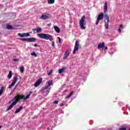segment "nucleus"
Wrapping results in <instances>:
<instances>
[{
    "mask_svg": "<svg viewBox=\"0 0 130 130\" xmlns=\"http://www.w3.org/2000/svg\"><path fill=\"white\" fill-rule=\"evenodd\" d=\"M30 97V94H27L26 96L24 95L18 94L17 96H15L14 99L12 100V101H14L11 105L9 107V108L7 109V111H9L12 109L15 105L17 104V102H19L20 100H26L28 99Z\"/></svg>",
    "mask_w": 130,
    "mask_h": 130,
    "instance_id": "1",
    "label": "nucleus"
},
{
    "mask_svg": "<svg viewBox=\"0 0 130 130\" xmlns=\"http://www.w3.org/2000/svg\"><path fill=\"white\" fill-rule=\"evenodd\" d=\"M119 130H126V128L125 127H121L119 128Z\"/></svg>",
    "mask_w": 130,
    "mask_h": 130,
    "instance_id": "33",
    "label": "nucleus"
},
{
    "mask_svg": "<svg viewBox=\"0 0 130 130\" xmlns=\"http://www.w3.org/2000/svg\"><path fill=\"white\" fill-rule=\"evenodd\" d=\"M42 83V78H41L37 80V81L34 84V87H38L41 83Z\"/></svg>",
    "mask_w": 130,
    "mask_h": 130,
    "instance_id": "9",
    "label": "nucleus"
},
{
    "mask_svg": "<svg viewBox=\"0 0 130 130\" xmlns=\"http://www.w3.org/2000/svg\"><path fill=\"white\" fill-rule=\"evenodd\" d=\"M18 81V75H15L14 77L13 78V81L12 82V83L9 86L8 88L9 89H11V88H12L14 85L15 84H16V83H17Z\"/></svg>",
    "mask_w": 130,
    "mask_h": 130,
    "instance_id": "6",
    "label": "nucleus"
},
{
    "mask_svg": "<svg viewBox=\"0 0 130 130\" xmlns=\"http://www.w3.org/2000/svg\"><path fill=\"white\" fill-rule=\"evenodd\" d=\"M19 84H20V82H18L17 84L15 85V87H14V88L13 90L12 93L13 92H15V90H16V89H17V87H18V86H19Z\"/></svg>",
    "mask_w": 130,
    "mask_h": 130,
    "instance_id": "26",
    "label": "nucleus"
},
{
    "mask_svg": "<svg viewBox=\"0 0 130 130\" xmlns=\"http://www.w3.org/2000/svg\"><path fill=\"white\" fill-rule=\"evenodd\" d=\"M48 4L49 5H52V4H54L55 0H47Z\"/></svg>",
    "mask_w": 130,
    "mask_h": 130,
    "instance_id": "19",
    "label": "nucleus"
},
{
    "mask_svg": "<svg viewBox=\"0 0 130 130\" xmlns=\"http://www.w3.org/2000/svg\"><path fill=\"white\" fill-rule=\"evenodd\" d=\"M34 46L36 47L37 46H38V45H37V44H35Z\"/></svg>",
    "mask_w": 130,
    "mask_h": 130,
    "instance_id": "39",
    "label": "nucleus"
},
{
    "mask_svg": "<svg viewBox=\"0 0 130 130\" xmlns=\"http://www.w3.org/2000/svg\"><path fill=\"white\" fill-rule=\"evenodd\" d=\"M4 87L2 86L1 87V89L0 90V96H2V95H3V93H4Z\"/></svg>",
    "mask_w": 130,
    "mask_h": 130,
    "instance_id": "22",
    "label": "nucleus"
},
{
    "mask_svg": "<svg viewBox=\"0 0 130 130\" xmlns=\"http://www.w3.org/2000/svg\"><path fill=\"white\" fill-rule=\"evenodd\" d=\"M70 56V52L69 51H66L64 54V56L63 57V59L68 58V57Z\"/></svg>",
    "mask_w": 130,
    "mask_h": 130,
    "instance_id": "12",
    "label": "nucleus"
},
{
    "mask_svg": "<svg viewBox=\"0 0 130 130\" xmlns=\"http://www.w3.org/2000/svg\"><path fill=\"white\" fill-rule=\"evenodd\" d=\"M86 17L85 15L83 16L81 19L79 20V25L80 27V28L82 30H85L86 29V26H85V25L86 24Z\"/></svg>",
    "mask_w": 130,
    "mask_h": 130,
    "instance_id": "3",
    "label": "nucleus"
},
{
    "mask_svg": "<svg viewBox=\"0 0 130 130\" xmlns=\"http://www.w3.org/2000/svg\"><path fill=\"white\" fill-rule=\"evenodd\" d=\"M2 127H3V125L0 126V129H1V128H2Z\"/></svg>",
    "mask_w": 130,
    "mask_h": 130,
    "instance_id": "44",
    "label": "nucleus"
},
{
    "mask_svg": "<svg viewBox=\"0 0 130 130\" xmlns=\"http://www.w3.org/2000/svg\"><path fill=\"white\" fill-rule=\"evenodd\" d=\"M49 92H50V90H47L46 95H48V94H49Z\"/></svg>",
    "mask_w": 130,
    "mask_h": 130,
    "instance_id": "37",
    "label": "nucleus"
},
{
    "mask_svg": "<svg viewBox=\"0 0 130 130\" xmlns=\"http://www.w3.org/2000/svg\"><path fill=\"white\" fill-rule=\"evenodd\" d=\"M18 36H19V37H28V36H30V34L27 33H23L21 34V33H19L18 34Z\"/></svg>",
    "mask_w": 130,
    "mask_h": 130,
    "instance_id": "11",
    "label": "nucleus"
},
{
    "mask_svg": "<svg viewBox=\"0 0 130 130\" xmlns=\"http://www.w3.org/2000/svg\"><path fill=\"white\" fill-rule=\"evenodd\" d=\"M38 36L45 40H49L50 41L53 40V37L49 34H38Z\"/></svg>",
    "mask_w": 130,
    "mask_h": 130,
    "instance_id": "2",
    "label": "nucleus"
},
{
    "mask_svg": "<svg viewBox=\"0 0 130 130\" xmlns=\"http://www.w3.org/2000/svg\"><path fill=\"white\" fill-rule=\"evenodd\" d=\"M80 47V44L79 41H76L75 44L74 46V49L73 50V54H76L77 53V51L79 50V47Z\"/></svg>",
    "mask_w": 130,
    "mask_h": 130,
    "instance_id": "4",
    "label": "nucleus"
},
{
    "mask_svg": "<svg viewBox=\"0 0 130 130\" xmlns=\"http://www.w3.org/2000/svg\"><path fill=\"white\" fill-rule=\"evenodd\" d=\"M73 94H74V91H72L69 95H68L67 96H66V99H69V98L72 97Z\"/></svg>",
    "mask_w": 130,
    "mask_h": 130,
    "instance_id": "23",
    "label": "nucleus"
},
{
    "mask_svg": "<svg viewBox=\"0 0 130 130\" xmlns=\"http://www.w3.org/2000/svg\"><path fill=\"white\" fill-rule=\"evenodd\" d=\"M22 109H23V107H19V108L15 111V113H19V112H20L22 110Z\"/></svg>",
    "mask_w": 130,
    "mask_h": 130,
    "instance_id": "17",
    "label": "nucleus"
},
{
    "mask_svg": "<svg viewBox=\"0 0 130 130\" xmlns=\"http://www.w3.org/2000/svg\"><path fill=\"white\" fill-rule=\"evenodd\" d=\"M47 26H51V24H48L47 25Z\"/></svg>",
    "mask_w": 130,
    "mask_h": 130,
    "instance_id": "41",
    "label": "nucleus"
},
{
    "mask_svg": "<svg viewBox=\"0 0 130 130\" xmlns=\"http://www.w3.org/2000/svg\"><path fill=\"white\" fill-rule=\"evenodd\" d=\"M54 103L55 104H57V103H58V101H55L54 102Z\"/></svg>",
    "mask_w": 130,
    "mask_h": 130,
    "instance_id": "36",
    "label": "nucleus"
},
{
    "mask_svg": "<svg viewBox=\"0 0 130 130\" xmlns=\"http://www.w3.org/2000/svg\"><path fill=\"white\" fill-rule=\"evenodd\" d=\"M63 105H64V104L63 103H61L60 104V106H63Z\"/></svg>",
    "mask_w": 130,
    "mask_h": 130,
    "instance_id": "38",
    "label": "nucleus"
},
{
    "mask_svg": "<svg viewBox=\"0 0 130 130\" xmlns=\"http://www.w3.org/2000/svg\"><path fill=\"white\" fill-rule=\"evenodd\" d=\"M49 129H50V128H49V127L47 128V130H49Z\"/></svg>",
    "mask_w": 130,
    "mask_h": 130,
    "instance_id": "43",
    "label": "nucleus"
},
{
    "mask_svg": "<svg viewBox=\"0 0 130 130\" xmlns=\"http://www.w3.org/2000/svg\"><path fill=\"white\" fill-rule=\"evenodd\" d=\"M107 49H108V48L107 47H106L105 48V50H106Z\"/></svg>",
    "mask_w": 130,
    "mask_h": 130,
    "instance_id": "40",
    "label": "nucleus"
},
{
    "mask_svg": "<svg viewBox=\"0 0 130 130\" xmlns=\"http://www.w3.org/2000/svg\"><path fill=\"white\" fill-rule=\"evenodd\" d=\"M12 74L13 73L12 71H10L8 75L7 76V78H8V79H11Z\"/></svg>",
    "mask_w": 130,
    "mask_h": 130,
    "instance_id": "20",
    "label": "nucleus"
},
{
    "mask_svg": "<svg viewBox=\"0 0 130 130\" xmlns=\"http://www.w3.org/2000/svg\"><path fill=\"white\" fill-rule=\"evenodd\" d=\"M53 72V70L51 69L50 70V72L48 73V76H50L52 74Z\"/></svg>",
    "mask_w": 130,
    "mask_h": 130,
    "instance_id": "30",
    "label": "nucleus"
},
{
    "mask_svg": "<svg viewBox=\"0 0 130 130\" xmlns=\"http://www.w3.org/2000/svg\"><path fill=\"white\" fill-rule=\"evenodd\" d=\"M63 72H64V69H63V68L60 69L58 71L59 74H62V73H63Z\"/></svg>",
    "mask_w": 130,
    "mask_h": 130,
    "instance_id": "24",
    "label": "nucleus"
},
{
    "mask_svg": "<svg viewBox=\"0 0 130 130\" xmlns=\"http://www.w3.org/2000/svg\"><path fill=\"white\" fill-rule=\"evenodd\" d=\"M129 130H130V129H129Z\"/></svg>",
    "mask_w": 130,
    "mask_h": 130,
    "instance_id": "47",
    "label": "nucleus"
},
{
    "mask_svg": "<svg viewBox=\"0 0 130 130\" xmlns=\"http://www.w3.org/2000/svg\"><path fill=\"white\" fill-rule=\"evenodd\" d=\"M7 29H10L11 30L13 29V26H12V25H9V24L7 25Z\"/></svg>",
    "mask_w": 130,
    "mask_h": 130,
    "instance_id": "28",
    "label": "nucleus"
},
{
    "mask_svg": "<svg viewBox=\"0 0 130 130\" xmlns=\"http://www.w3.org/2000/svg\"><path fill=\"white\" fill-rule=\"evenodd\" d=\"M30 55H32L33 56H35V57H37V54H36V52L33 51L31 54Z\"/></svg>",
    "mask_w": 130,
    "mask_h": 130,
    "instance_id": "25",
    "label": "nucleus"
},
{
    "mask_svg": "<svg viewBox=\"0 0 130 130\" xmlns=\"http://www.w3.org/2000/svg\"><path fill=\"white\" fill-rule=\"evenodd\" d=\"M108 9V7H107V2H106L105 3V6L104 7V12H105V13H106V12H107Z\"/></svg>",
    "mask_w": 130,
    "mask_h": 130,
    "instance_id": "16",
    "label": "nucleus"
},
{
    "mask_svg": "<svg viewBox=\"0 0 130 130\" xmlns=\"http://www.w3.org/2000/svg\"><path fill=\"white\" fill-rule=\"evenodd\" d=\"M103 18H104V14L103 13L100 14L97 18L96 25H98L99 24V22H100L101 20H103Z\"/></svg>",
    "mask_w": 130,
    "mask_h": 130,
    "instance_id": "8",
    "label": "nucleus"
},
{
    "mask_svg": "<svg viewBox=\"0 0 130 130\" xmlns=\"http://www.w3.org/2000/svg\"><path fill=\"white\" fill-rule=\"evenodd\" d=\"M19 60H20L19 58L13 59V61H19Z\"/></svg>",
    "mask_w": 130,
    "mask_h": 130,
    "instance_id": "32",
    "label": "nucleus"
},
{
    "mask_svg": "<svg viewBox=\"0 0 130 130\" xmlns=\"http://www.w3.org/2000/svg\"><path fill=\"white\" fill-rule=\"evenodd\" d=\"M48 88H49V86H48V85H46L44 87V90H46V89H48Z\"/></svg>",
    "mask_w": 130,
    "mask_h": 130,
    "instance_id": "31",
    "label": "nucleus"
},
{
    "mask_svg": "<svg viewBox=\"0 0 130 130\" xmlns=\"http://www.w3.org/2000/svg\"><path fill=\"white\" fill-rule=\"evenodd\" d=\"M58 39L59 41V43H60L61 42V39H60L59 37H58Z\"/></svg>",
    "mask_w": 130,
    "mask_h": 130,
    "instance_id": "34",
    "label": "nucleus"
},
{
    "mask_svg": "<svg viewBox=\"0 0 130 130\" xmlns=\"http://www.w3.org/2000/svg\"><path fill=\"white\" fill-rule=\"evenodd\" d=\"M105 27L107 30L108 29H109V22L106 21V20H105Z\"/></svg>",
    "mask_w": 130,
    "mask_h": 130,
    "instance_id": "14",
    "label": "nucleus"
},
{
    "mask_svg": "<svg viewBox=\"0 0 130 130\" xmlns=\"http://www.w3.org/2000/svg\"><path fill=\"white\" fill-rule=\"evenodd\" d=\"M52 46L53 47H54V46H55L54 42H52Z\"/></svg>",
    "mask_w": 130,
    "mask_h": 130,
    "instance_id": "35",
    "label": "nucleus"
},
{
    "mask_svg": "<svg viewBox=\"0 0 130 130\" xmlns=\"http://www.w3.org/2000/svg\"><path fill=\"white\" fill-rule=\"evenodd\" d=\"M104 17L105 21H106L107 20V22H109V17H108V15H107V14H106Z\"/></svg>",
    "mask_w": 130,
    "mask_h": 130,
    "instance_id": "18",
    "label": "nucleus"
},
{
    "mask_svg": "<svg viewBox=\"0 0 130 130\" xmlns=\"http://www.w3.org/2000/svg\"><path fill=\"white\" fill-rule=\"evenodd\" d=\"M104 46H105L104 42H103L102 43H100L98 46V49H100L103 48V47H104Z\"/></svg>",
    "mask_w": 130,
    "mask_h": 130,
    "instance_id": "15",
    "label": "nucleus"
},
{
    "mask_svg": "<svg viewBox=\"0 0 130 130\" xmlns=\"http://www.w3.org/2000/svg\"><path fill=\"white\" fill-rule=\"evenodd\" d=\"M32 32H34V33H39V32H41V31H42V28H41V27H38L37 28H33L32 29Z\"/></svg>",
    "mask_w": 130,
    "mask_h": 130,
    "instance_id": "10",
    "label": "nucleus"
},
{
    "mask_svg": "<svg viewBox=\"0 0 130 130\" xmlns=\"http://www.w3.org/2000/svg\"><path fill=\"white\" fill-rule=\"evenodd\" d=\"M1 32H0V35H1Z\"/></svg>",
    "mask_w": 130,
    "mask_h": 130,
    "instance_id": "46",
    "label": "nucleus"
},
{
    "mask_svg": "<svg viewBox=\"0 0 130 130\" xmlns=\"http://www.w3.org/2000/svg\"><path fill=\"white\" fill-rule=\"evenodd\" d=\"M20 79H22V77H20Z\"/></svg>",
    "mask_w": 130,
    "mask_h": 130,
    "instance_id": "45",
    "label": "nucleus"
},
{
    "mask_svg": "<svg viewBox=\"0 0 130 130\" xmlns=\"http://www.w3.org/2000/svg\"><path fill=\"white\" fill-rule=\"evenodd\" d=\"M32 91H30L29 94H30V96L31 95V94H32Z\"/></svg>",
    "mask_w": 130,
    "mask_h": 130,
    "instance_id": "42",
    "label": "nucleus"
},
{
    "mask_svg": "<svg viewBox=\"0 0 130 130\" xmlns=\"http://www.w3.org/2000/svg\"><path fill=\"white\" fill-rule=\"evenodd\" d=\"M19 40H22V41H27V42H35V41H36V38H29L27 39L19 38Z\"/></svg>",
    "mask_w": 130,
    "mask_h": 130,
    "instance_id": "5",
    "label": "nucleus"
},
{
    "mask_svg": "<svg viewBox=\"0 0 130 130\" xmlns=\"http://www.w3.org/2000/svg\"><path fill=\"white\" fill-rule=\"evenodd\" d=\"M51 18V15L50 14H43L42 16L40 17V19L41 20H48V19H50Z\"/></svg>",
    "mask_w": 130,
    "mask_h": 130,
    "instance_id": "7",
    "label": "nucleus"
},
{
    "mask_svg": "<svg viewBox=\"0 0 130 130\" xmlns=\"http://www.w3.org/2000/svg\"><path fill=\"white\" fill-rule=\"evenodd\" d=\"M47 83H48V87H50V86H51V85H52L53 81L52 80H50V81H48Z\"/></svg>",
    "mask_w": 130,
    "mask_h": 130,
    "instance_id": "21",
    "label": "nucleus"
},
{
    "mask_svg": "<svg viewBox=\"0 0 130 130\" xmlns=\"http://www.w3.org/2000/svg\"><path fill=\"white\" fill-rule=\"evenodd\" d=\"M123 28V27H122V24H120V27L118 29V32H119V33H121V29H122Z\"/></svg>",
    "mask_w": 130,
    "mask_h": 130,
    "instance_id": "27",
    "label": "nucleus"
},
{
    "mask_svg": "<svg viewBox=\"0 0 130 130\" xmlns=\"http://www.w3.org/2000/svg\"><path fill=\"white\" fill-rule=\"evenodd\" d=\"M54 29L56 33H60V29L57 26H54Z\"/></svg>",
    "mask_w": 130,
    "mask_h": 130,
    "instance_id": "13",
    "label": "nucleus"
},
{
    "mask_svg": "<svg viewBox=\"0 0 130 130\" xmlns=\"http://www.w3.org/2000/svg\"><path fill=\"white\" fill-rule=\"evenodd\" d=\"M24 67L23 66L21 67L20 69V73H24Z\"/></svg>",
    "mask_w": 130,
    "mask_h": 130,
    "instance_id": "29",
    "label": "nucleus"
}]
</instances>
